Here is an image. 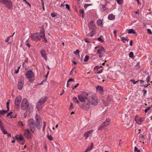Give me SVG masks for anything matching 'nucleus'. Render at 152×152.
Listing matches in <instances>:
<instances>
[{
    "label": "nucleus",
    "instance_id": "nucleus-1",
    "mask_svg": "<svg viewBox=\"0 0 152 152\" xmlns=\"http://www.w3.org/2000/svg\"><path fill=\"white\" fill-rule=\"evenodd\" d=\"M78 97L80 101L82 102L87 99L88 101L91 102V104L94 106L96 105L98 103V99L94 93L84 92L78 95Z\"/></svg>",
    "mask_w": 152,
    "mask_h": 152
},
{
    "label": "nucleus",
    "instance_id": "nucleus-2",
    "mask_svg": "<svg viewBox=\"0 0 152 152\" xmlns=\"http://www.w3.org/2000/svg\"><path fill=\"white\" fill-rule=\"evenodd\" d=\"M35 118L36 122L32 118L29 119L27 121V127L30 129L31 131L33 133L36 128L40 129L41 128L42 124L41 117L37 113L36 115Z\"/></svg>",
    "mask_w": 152,
    "mask_h": 152
},
{
    "label": "nucleus",
    "instance_id": "nucleus-3",
    "mask_svg": "<svg viewBox=\"0 0 152 152\" xmlns=\"http://www.w3.org/2000/svg\"><path fill=\"white\" fill-rule=\"evenodd\" d=\"M25 75L27 78L29 79L28 81L30 83H33L34 80V75L33 72L31 70H28L25 73Z\"/></svg>",
    "mask_w": 152,
    "mask_h": 152
},
{
    "label": "nucleus",
    "instance_id": "nucleus-4",
    "mask_svg": "<svg viewBox=\"0 0 152 152\" xmlns=\"http://www.w3.org/2000/svg\"><path fill=\"white\" fill-rule=\"evenodd\" d=\"M22 97L20 96H17L15 98V108L17 110H18L20 107V105Z\"/></svg>",
    "mask_w": 152,
    "mask_h": 152
},
{
    "label": "nucleus",
    "instance_id": "nucleus-5",
    "mask_svg": "<svg viewBox=\"0 0 152 152\" xmlns=\"http://www.w3.org/2000/svg\"><path fill=\"white\" fill-rule=\"evenodd\" d=\"M28 107V104L27 100L26 98L23 99L22 103L21 108L23 110H26L27 109Z\"/></svg>",
    "mask_w": 152,
    "mask_h": 152
},
{
    "label": "nucleus",
    "instance_id": "nucleus-6",
    "mask_svg": "<svg viewBox=\"0 0 152 152\" xmlns=\"http://www.w3.org/2000/svg\"><path fill=\"white\" fill-rule=\"evenodd\" d=\"M24 78L23 76H21L18 81V83L17 87L18 89L19 90L22 89L24 85Z\"/></svg>",
    "mask_w": 152,
    "mask_h": 152
},
{
    "label": "nucleus",
    "instance_id": "nucleus-7",
    "mask_svg": "<svg viewBox=\"0 0 152 152\" xmlns=\"http://www.w3.org/2000/svg\"><path fill=\"white\" fill-rule=\"evenodd\" d=\"M110 119L109 118H107L106 120L102 123L101 126L99 127L98 129L99 130H102L104 127L108 126L110 124Z\"/></svg>",
    "mask_w": 152,
    "mask_h": 152
},
{
    "label": "nucleus",
    "instance_id": "nucleus-8",
    "mask_svg": "<svg viewBox=\"0 0 152 152\" xmlns=\"http://www.w3.org/2000/svg\"><path fill=\"white\" fill-rule=\"evenodd\" d=\"M31 38L32 40L37 41H39L41 40L40 36H39V33L38 32L31 34Z\"/></svg>",
    "mask_w": 152,
    "mask_h": 152
},
{
    "label": "nucleus",
    "instance_id": "nucleus-9",
    "mask_svg": "<svg viewBox=\"0 0 152 152\" xmlns=\"http://www.w3.org/2000/svg\"><path fill=\"white\" fill-rule=\"evenodd\" d=\"M91 102L88 101V102H85L83 103L81 108L85 110H88L90 107Z\"/></svg>",
    "mask_w": 152,
    "mask_h": 152
},
{
    "label": "nucleus",
    "instance_id": "nucleus-10",
    "mask_svg": "<svg viewBox=\"0 0 152 152\" xmlns=\"http://www.w3.org/2000/svg\"><path fill=\"white\" fill-rule=\"evenodd\" d=\"M24 135L28 139L31 138L32 137V134L30 132L29 130L27 129L25 130Z\"/></svg>",
    "mask_w": 152,
    "mask_h": 152
},
{
    "label": "nucleus",
    "instance_id": "nucleus-11",
    "mask_svg": "<svg viewBox=\"0 0 152 152\" xmlns=\"http://www.w3.org/2000/svg\"><path fill=\"white\" fill-rule=\"evenodd\" d=\"M40 53L42 57L45 59L46 61H47V57L45 50L44 49L41 50L40 51Z\"/></svg>",
    "mask_w": 152,
    "mask_h": 152
},
{
    "label": "nucleus",
    "instance_id": "nucleus-12",
    "mask_svg": "<svg viewBox=\"0 0 152 152\" xmlns=\"http://www.w3.org/2000/svg\"><path fill=\"white\" fill-rule=\"evenodd\" d=\"M88 26L90 29H94L96 27L94 21L93 20L91 21L88 24Z\"/></svg>",
    "mask_w": 152,
    "mask_h": 152
},
{
    "label": "nucleus",
    "instance_id": "nucleus-13",
    "mask_svg": "<svg viewBox=\"0 0 152 152\" xmlns=\"http://www.w3.org/2000/svg\"><path fill=\"white\" fill-rule=\"evenodd\" d=\"M97 53L99 54H104L105 52V50L104 47H102L97 50Z\"/></svg>",
    "mask_w": 152,
    "mask_h": 152
},
{
    "label": "nucleus",
    "instance_id": "nucleus-14",
    "mask_svg": "<svg viewBox=\"0 0 152 152\" xmlns=\"http://www.w3.org/2000/svg\"><path fill=\"white\" fill-rule=\"evenodd\" d=\"M47 99V96H43L40 99L38 102L43 104L45 103Z\"/></svg>",
    "mask_w": 152,
    "mask_h": 152
},
{
    "label": "nucleus",
    "instance_id": "nucleus-15",
    "mask_svg": "<svg viewBox=\"0 0 152 152\" xmlns=\"http://www.w3.org/2000/svg\"><path fill=\"white\" fill-rule=\"evenodd\" d=\"M5 5L6 7L9 9L11 8L12 6V4L11 1L10 0H9L7 2Z\"/></svg>",
    "mask_w": 152,
    "mask_h": 152
},
{
    "label": "nucleus",
    "instance_id": "nucleus-16",
    "mask_svg": "<svg viewBox=\"0 0 152 152\" xmlns=\"http://www.w3.org/2000/svg\"><path fill=\"white\" fill-rule=\"evenodd\" d=\"M45 31V30L44 28L42 29V30H41L40 31L39 34V36H40V38L43 37L44 38H45V34L44 33V32Z\"/></svg>",
    "mask_w": 152,
    "mask_h": 152
},
{
    "label": "nucleus",
    "instance_id": "nucleus-17",
    "mask_svg": "<svg viewBox=\"0 0 152 152\" xmlns=\"http://www.w3.org/2000/svg\"><path fill=\"white\" fill-rule=\"evenodd\" d=\"M42 104L39 102H38L37 104V108L38 110V111L41 110L42 107Z\"/></svg>",
    "mask_w": 152,
    "mask_h": 152
},
{
    "label": "nucleus",
    "instance_id": "nucleus-18",
    "mask_svg": "<svg viewBox=\"0 0 152 152\" xmlns=\"http://www.w3.org/2000/svg\"><path fill=\"white\" fill-rule=\"evenodd\" d=\"M144 118H140L137 120H136V123L137 124L140 125L141 124L142 121L144 120Z\"/></svg>",
    "mask_w": 152,
    "mask_h": 152
},
{
    "label": "nucleus",
    "instance_id": "nucleus-19",
    "mask_svg": "<svg viewBox=\"0 0 152 152\" xmlns=\"http://www.w3.org/2000/svg\"><path fill=\"white\" fill-rule=\"evenodd\" d=\"M96 90L99 91L100 92H102L103 91V87L99 86L96 87Z\"/></svg>",
    "mask_w": 152,
    "mask_h": 152
},
{
    "label": "nucleus",
    "instance_id": "nucleus-20",
    "mask_svg": "<svg viewBox=\"0 0 152 152\" xmlns=\"http://www.w3.org/2000/svg\"><path fill=\"white\" fill-rule=\"evenodd\" d=\"M128 33L130 34H135L136 32L133 29H130L128 30Z\"/></svg>",
    "mask_w": 152,
    "mask_h": 152
},
{
    "label": "nucleus",
    "instance_id": "nucleus-21",
    "mask_svg": "<svg viewBox=\"0 0 152 152\" xmlns=\"http://www.w3.org/2000/svg\"><path fill=\"white\" fill-rule=\"evenodd\" d=\"M16 137L17 139L19 140L20 141H22L23 139V137L21 135H20V136L16 135Z\"/></svg>",
    "mask_w": 152,
    "mask_h": 152
},
{
    "label": "nucleus",
    "instance_id": "nucleus-22",
    "mask_svg": "<svg viewBox=\"0 0 152 152\" xmlns=\"http://www.w3.org/2000/svg\"><path fill=\"white\" fill-rule=\"evenodd\" d=\"M115 18V16L112 14H110L108 15V18L110 20H113Z\"/></svg>",
    "mask_w": 152,
    "mask_h": 152
},
{
    "label": "nucleus",
    "instance_id": "nucleus-23",
    "mask_svg": "<svg viewBox=\"0 0 152 152\" xmlns=\"http://www.w3.org/2000/svg\"><path fill=\"white\" fill-rule=\"evenodd\" d=\"M97 24L98 25L102 26L103 25L102 21L101 19H99L97 21Z\"/></svg>",
    "mask_w": 152,
    "mask_h": 152
},
{
    "label": "nucleus",
    "instance_id": "nucleus-24",
    "mask_svg": "<svg viewBox=\"0 0 152 152\" xmlns=\"http://www.w3.org/2000/svg\"><path fill=\"white\" fill-rule=\"evenodd\" d=\"M102 8L101 9V11L102 12H104L107 10V8L106 7V5H101Z\"/></svg>",
    "mask_w": 152,
    "mask_h": 152
},
{
    "label": "nucleus",
    "instance_id": "nucleus-25",
    "mask_svg": "<svg viewBox=\"0 0 152 152\" xmlns=\"http://www.w3.org/2000/svg\"><path fill=\"white\" fill-rule=\"evenodd\" d=\"M7 111L6 110H3L0 111V116L1 115H4L5 113H7Z\"/></svg>",
    "mask_w": 152,
    "mask_h": 152
},
{
    "label": "nucleus",
    "instance_id": "nucleus-26",
    "mask_svg": "<svg viewBox=\"0 0 152 152\" xmlns=\"http://www.w3.org/2000/svg\"><path fill=\"white\" fill-rule=\"evenodd\" d=\"M73 101L75 102L77 104H78L79 103V102L77 99V98L76 97H74L73 98Z\"/></svg>",
    "mask_w": 152,
    "mask_h": 152
},
{
    "label": "nucleus",
    "instance_id": "nucleus-27",
    "mask_svg": "<svg viewBox=\"0 0 152 152\" xmlns=\"http://www.w3.org/2000/svg\"><path fill=\"white\" fill-rule=\"evenodd\" d=\"M89 58V56H88L86 55L84 59V61L86 62L88 61Z\"/></svg>",
    "mask_w": 152,
    "mask_h": 152
},
{
    "label": "nucleus",
    "instance_id": "nucleus-28",
    "mask_svg": "<svg viewBox=\"0 0 152 152\" xmlns=\"http://www.w3.org/2000/svg\"><path fill=\"white\" fill-rule=\"evenodd\" d=\"M93 143H92V144L90 145V147H88L87 148V150H88V151H89L91 150L93 148Z\"/></svg>",
    "mask_w": 152,
    "mask_h": 152
},
{
    "label": "nucleus",
    "instance_id": "nucleus-29",
    "mask_svg": "<svg viewBox=\"0 0 152 152\" xmlns=\"http://www.w3.org/2000/svg\"><path fill=\"white\" fill-rule=\"evenodd\" d=\"M102 36H101L99 37L97 39V40L101 42H103L104 41V40L103 39H102Z\"/></svg>",
    "mask_w": 152,
    "mask_h": 152
},
{
    "label": "nucleus",
    "instance_id": "nucleus-30",
    "mask_svg": "<svg viewBox=\"0 0 152 152\" xmlns=\"http://www.w3.org/2000/svg\"><path fill=\"white\" fill-rule=\"evenodd\" d=\"M117 3L118 4H121L123 2V1L122 0H116Z\"/></svg>",
    "mask_w": 152,
    "mask_h": 152
},
{
    "label": "nucleus",
    "instance_id": "nucleus-31",
    "mask_svg": "<svg viewBox=\"0 0 152 152\" xmlns=\"http://www.w3.org/2000/svg\"><path fill=\"white\" fill-rule=\"evenodd\" d=\"M134 56V53L132 52H131L129 54V56L131 58L133 57Z\"/></svg>",
    "mask_w": 152,
    "mask_h": 152
},
{
    "label": "nucleus",
    "instance_id": "nucleus-32",
    "mask_svg": "<svg viewBox=\"0 0 152 152\" xmlns=\"http://www.w3.org/2000/svg\"><path fill=\"white\" fill-rule=\"evenodd\" d=\"M102 67V66H96L94 68V70L96 69L98 70L99 69Z\"/></svg>",
    "mask_w": 152,
    "mask_h": 152
},
{
    "label": "nucleus",
    "instance_id": "nucleus-33",
    "mask_svg": "<svg viewBox=\"0 0 152 152\" xmlns=\"http://www.w3.org/2000/svg\"><path fill=\"white\" fill-rule=\"evenodd\" d=\"M9 0H0V2H2L5 4L8 2Z\"/></svg>",
    "mask_w": 152,
    "mask_h": 152
},
{
    "label": "nucleus",
    "instance_id": "nucleus-34",
    "mask_svg": "<svg viewBox=\"0 0 152 152\" xmlns=\"http://www.w3.org/2000/svg\"><path fill=\"white\" fill-rule=\"evenodd\" d=\"M48 137V140H51L53 139V137L50 135H49L48 134L47 135Z\"/></svg>",
    "mask_w": 152,
    "mask_h": 152
},
{
    "label": "nucleus",
    "instance_id": "nucleus-35",
    "mask_svg": "<svg viewBox=\"0 0 152 152\" xmlns=\"http://www.w3.org/2000/svg\"><path fill=\"white\" fill-rule=\"evenodd\" d=\"M1 129L2 130V131L4 134H7V133H8L4 129V128H2V129Z\"/></svg>",
    "mask_w": 152,
    "mask_h": 152
},
{
    "label": "nucleus",
    "instance_id": "nucleus-36",
    "mask_svg": "<svg viewBox=\"0 0 152 152\" xmlns=\"http://www.w3.org/2000/svg\"><path fill=\"white\" fill-rule=\"evenodd\" d=\"M134 151L135 152H140V151L136 147H135L134 148Z\"/></svg>",
    "mask_w": 152,
    "mask_h": 152
},
{
    "label": "nucleus",
    "instance_id": "nucleus-37",
    "mask_svg": "<svg viewBox=\"0 0 152 152\" xmlns=\"http://www.w3.org/2000/svg\"><path fill=\"white\" fill-rule=\"evenodd\" d=\"M25 43H26V45L28 48L30 47L31 46V45H30V44L29 43H28V40L27 39L26 40V41L25 42Z\"/></svg>",
    "mask_w": 152,
    "mask_h": 152
},
{
    "label": "nucleus",
    "instance_id": "nucleus-38",
    "mask_svg": "<svg viewBox=\"0 0 152 152\" xmlns=\"http://www.w3.org/2000/svg\"><path fill=\"white\" fill-rule=\"evenodd\" d=\"M120 37L122 41L124 43L125 42V41H126V38H125L124 37Z\"/></svg>",
    "mask_w": 152,
    "mask_h": 152
},
{
    "label": "nucleus",
    "instance_id": "nucleus-39",
    "mask_svg": "<svg viewBox=\"0 0 152 152\" xmlns=\"http://www.w3.org/2000/svg\"><path fill=\"white\" fill-rule=\"evenodd\" d=\"M88 136L89 134H88V132H86L84 134V136L86 137V139H87Z\"/></svg>",
    "mask_w": 152,
    "mask_h": 152
},
{
    "label": "nucleus",
    "instance_id": "nucleus-40",
    "mask_svg": "<svg viewBox=\"0 0 152 152\" xmlns=\"http://www.w3.org/2000/svg\"><path fill=\"white\" fill-rule=\"evenodd\" d=\"M150 77L149 75H148L146 78V81L147 83H148L150 82Z\"/></svg>",
    "mask_w": 152,
    "mask_h": 152
},
{
    "label": "nucleus",
    "instance_id": "nucleus-41",
    "mask_svg": "<svg viewBox=\"0 0 152 152\" xmlns=\"http://www.w3.org/2000/svg\"><path fill=\"white\" fill-rule=\"evenodd\" d=\"M147 31L148 32V33L151 34V35L152 34V32L151 30L149 29V28H148V29H147Z\"/></svg>",
    "mask_w": 152,
    "mask_h": 152
},
{
    "label": "nucleus",
    "instance_id": "nucleus-42",
    "mask_svg": "<svg viewBox=\"0 0 152 152\" xmlns=\"http://www.w3.org/2000/svg\"><path fill=\"white\" fill-rule=\"evenodd\" d=\"M0 127L1 129L4 128L3 126V123L1 121H0Z\"/></svg>",
    "mask_w": 152,
    "mask_h": 152
},
{
    "label": "nucleus",
    "instance_id": "nucleus-43",
    "mask_svg": "<svg viewBox=\"0 0 152 152\" xmlns=\"http://www.w3.org/2000/svg\"><path fill=\"white\" fill-rule=\"evenodd\" d=\"M90 36H91V37H92L93 36L94 34V32L93 31H91V32L90 33Z\"/></svg>",
    "mask_w": 152,
    "mask_h": 152
},
{
    "label": "nucleus",
    "instance_id": "nucleus-44",
    "mask_svg": "<svg viewBox=\"0 0 152 152\" xmlns=\"http://www.w3.org/2000/svg\"><path fill=\"white\" fill-rule=\"evenodd\" d=\"M80 52V51L79 50H77L75 51L74 52V53L76 54H79Z\"/></svg>",
    "mask_w": 152,
    "mask_h": 152
},
{
    "label": "nucleus",
    "instance_id": "nucleus-45",
    "mask_svg": "<svg viewBox=\"0 0 152 152\" xmlns=\"http://www.w3.org/2000/svg\"><path fill=\"white\" fill-rule=\"evenodd\" d=\"M151 108V107H148L147 108H146L144 110V111L145 112V113H147L148 112V111Z\"/></svg>",
    "mask_w": 152,
    "mask_h": 152
},
{
    "label": "nucleus",
    "instance_id": "nucleus-46",
    "mask_svg": "<svg viewBox=\"0 0 152 152\" xmlns=\"http://www.w3.org/2000/svg\"><path fill=\"white\" fill-rule=\"evenodd\" d=\"M66 8L69 10H70V6L68 4H65Z\"/></svg>",
    "mask_w": 152,
    "mask_h": 152
},
{
    "label": "nucleus",
    "instance_id": "nucleus-47",
    "mask_svg": "<svg viewBox=\"0 0 152 152\" xmlns=\"http://www.w3.org/2000/svg\"><path fill=\"white\" fill-rule=\"evenodd\" d=\"M79 85V83H77V84L73 86L72 87V89H74L75 88H76Z\"/></svg>",
    "mask_w": 152,
    "mask_h": 152
},
{
    "label": "nucleus",
    "instance_id": "nucleus-48",
    "mask_svg": "<svg viewBox=\"0 0 152 152\" xmlns=\"http://www.w3.org/2000/svg\"><path fill=\"white\" fill-rule=\"evenodd\" d=\"M23 1H25L26 2V3L28 4V6H29L30 7H31V4H29V3H28V2L26 0H23Z\"/></svg>",
    "mask_w": 152,
    "mask_h": 152
},
{
    "label": "nucleus",
    "instance_id": "nucleus-49",
    "mask_svg": "<svg viewBox=\"0 0 152 152\" xmlns=\"http://www.w3.org/2000/svg\"><path fill=\"white\" fill-rule=\"evenodd\" d=\"M130 81L132 82L134 84H136L137 83V82L135 81L134 80H130Z\"/></svg>",
    "mask_w": 152,
    "mask_h": 152
},
{
    "label": "nucleus",
    "instance_id": "nucleus-50",
    "mask_svg": "<svg viewBox=\"0 0 152 152\" xmlns=\"http://www.w3.org/2000/svg\"><path fill=\"white\" fill-rule=\"evenodd\" d=\"M142 91L144 92L143 96H144L146 94L147 91L145 89H143Z\"/></svg>",
    "mask_w": 152,
    "mask_h": 152
},
{
    "label": "nucleus",
    "instance_id": "nucleus-51",
    "mask_svg": "<svg viewBox=\"0 0 152 152\" xmlns=\"http://www.w3.org/2000/svg\"><path fill=\"white\" fill-rule=\"evenodd\" d=\"M118 32V30H115L114 32H113V33L114 34V35H115V36L116 37V34L117 33V32Z\"/></svg>",
    "mask_w": 152,
    "mask_h": 152
},
{
    "label": "nucleus",
    "instance_id": "nucleus-52",
    "mask_svg": "<svg viewBox=\"0 0 152 152\" xmlns=\"http://www.w3.org/2000/svg\"><path fill=\"white\" fill-rule=\"evenodd\" d=\"M51 16L52 17L54 18L56 17V15L55 14V13H53L51 14Z\"/></svg>",
    "mask_w": 152,
    "mask_h": 152
},
{
    "label": "nucleus",
    "instance_id": "nucleus-53",
    "mask_svg": "<svg viewBox=\"0 0 152 152\" xmlns=\"http://www.w3.org/2000/svg\"><path fill=\"white\" fill-rule=\"evenodd\" d=\"M19 125L21 126H23V123L22 122H21L20 121L19 122Z\"/></svg>",
    "mask_w": 152,
    "mask_h": 152
},
{
    "label": "nucleus",
    "instance_id": "nucleus-54",
    "mask_svg": "<svg viewBox=\"0 0 152 152\" xmlns=\"http://www.w3.org/2000/svg\"><path fill=\"white\" fill-rule=\"evenodd\" d=\"M80 13L82 14H84V10H80Z\"/></svg>",
    "mask_w": 152,
    "mask_h": 152
},
{
    "label": "nucleus",
    "instance_id": "nucleus-55",
    "mask_svg": "<svg viewBox=\"0 0 152 152\" xmlns=\"http://www.w3.org/2000/svg\"><path fill=\"white\" fill-rule=\"evenodd\" d=\"M74 81V79H73L72 78H70L68 80L67 83L73 81Z\"/></svg>",
    "mask_w": 152,
    "mask_h": 152
},
{
    "label": "nucleus",
    "instance_id": "nucleus-56",
    "mask_svg": "<svg viewBox=\"0 0 152 152\" xmlns=\"http://www.w3.org/2000/svg\"><path fill=\"white\" fill-rule=\"evenodd\" d=\"M12 113V112H10L9 113L7 114V117H8Z\"/></svg>",
    "mask_w": 152,
    "mask_h": 152
},
{
    "label": "nucleus",
    "instance_id": "nucleus-57",
    "mask_svg": "<svg viewBox=\"0 0 152 152\" xmlns=\"http://www.w3.org/2000/svg\"><path fill=\"white\" fill-rule=\"evenodd\" d=\"M103 69H102L100 71L97 72V73H96V74H100V73H102V71H103Z\"/></svg>",
    "mask_w": 152,
    "mask_h": 152
},
{
    "label": "nucleus",
    "instance_id": "nucleus-58",
    "mask_svg": "<svg viewBox=\"0 0 152 152\" xmlns=\"http://www.w3.org/2000/svg\"><path fill=\"white\" fill-rule=\"evenodd\" d=\"M129 44L130 46H132L133 45V41L132 40H131L129 42Z\"/></svg>",
    "mask_w": 152,
    "mask_h": 152
},
{
    "label": "nucleus",
    "instance_id": "nucleus-59",
    "mask_svg": "<svg viewBox=\"0 0 152 152\" xmlns=\"http://www.w3.org/2000/svg\"><path fill=\"white\" fill-rule=\"evenodd\" d=\"M70 109H72L73 108V105L72 103L70 104Z\"/></svg>",
    "mask_w": 152,
    "mask_h": 152
},
{
    "label": "nucleus",
    "instance_id": "nucleus-60",
    "mask_svg": "<svg viewBox=\"0 0 152 152\" xmlns=\"http://www.w3.org/2000/svg\"><path fill=\"white\" fill-rule=\"evenodd\" d=\"M85 42L86 43H89L90 41L87 39H85L84 40Z\"/></svg>",
    "mask_w": 152,
    "mask_h": 152
},
{
    "label": "nucleus",
    "instance_id": "nucleus-61",
    "mask_svg": "<svg viewBox=\"0 0 152 152\" xmlns=\"http://www.w3.org/2000/svg\"><path fill=\"white\" fill-rule=\"evenodd\" d=\"M11 37V36H10V37H8L7 38V39L5 40V42H7L8 40Z\"/></svg>",
    "mask_w": 152,
    "mask_h": 152
},
{
    "label": "nucleus",
    "instance_id": "nucleus-62",
    "mask_svg": "<svg viewBox=\"0 0 152 152\" xmlns=\"http://www.w3.org/2000/svg\"><path fill=\"white\" fill-rule=\"evenodd\" d=\"M42 8H43V10L44 11L45 10V8H44V2L42 3Z\"/></svg>",
    "mask_w": 152,
    "mask_h": 152
},
{
    "label": "nucleus",
    "instance_id": "nucleus-63",
    "mask_svg": "<svg viewBox=\"0 0 152 152\" xmlns=\"http://www.w3.org/2000/svg\"><path fill=\"white\" fill-rule=\"evenodd\" d=\"M87 5V4H84V8L85 9H86L88 7V6H87V5Z\"/></svg>",
    "mask_w": 152,
    "mask_h": 152
},
{
    "label": "nucleus",
    "instance_id": "nucleus-64",
    "mask_svg": "<svg viewBox=\"0 0 152 152\" xmlns=\"http://www.w3.org/2000/svg\"><path fill=\"white\" fill-rule=\"evenodd\" d=\"M64 92V90H62V91L61 92V93L60 94V95H62Z\"/></svg>",
    "mask_w": 152,
    "mask_h": 152
}]
</instances>
